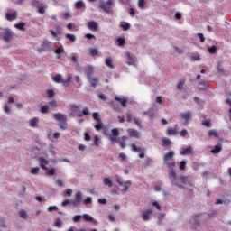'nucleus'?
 <instances>
[{
  "label": "nucleus",
  "mask_w": 231,
  "mask_h": 231,
  "mask_svg": "<svg viewBox=\"0 0 231 231\" xmlns=\"http://www.w3.org/2000/svg\"><path fill=\"white\" fill-rule=\"evenodd\" d=\"M162 142L163 145H171V139H169V138H162Z\"/></svg>",
  "instance_id": "c03bdc74"
},
{
  "label": "nucleus",
  "mask_w": 231,
  "mask_h": 231,
  "mask_svg": "<svg viewBox=\"0 0 231 231\" xmlns=\"http://www.w3.org/2000/svg\"><path fill=\"white\" fill-rule=\"evenodd\" d=\"M39 162H40V166L43 169V171H48V168L46 167V165H48L49 163L48 160L42 157L39 159Z\"/></svg>",
  "instance_id": "2eb2a0df"
},
{
  "label": "nucleus",
  "mask_w": 231,
  "mask_h": 231,
  "mask_svg": "<svg viewBox=\"0 0 231 231\" xmlns=\"http://www.w3.org/2000/svg\"><path fill=\"white\" fill-rule=\"evenodd\" d=\"M38 13L41 14L42 15H44V14H46V11L44 10V7L38 6Z\"/></svg>",
  "instance_id": "4d7b16f0"
},
{
  "label": "nucleus",
  "mask_w": 231,
  "mask_h": 231,
  "mask_svg": "<svg viewBox=\"0 0 231 231\" xmlns=\"http://www.w3.org/2000/svg\"><path fill=\"white\" fill-rule=\"evenodd\" d=\"M197 35L200 39V42H205V36H203V33L199 32Z\"/></svg>",
  "instance_id": "0e129e2a"
},
{
  "label": "nucleus",
  "mask_w": 231,
  "mask_h": 231,
  "mask_svg": "<svg viewBox=\"0 0 231 231\" xmlns=\"http://www.w3.org/2000/svg\"><path fill=\"white\" fill-rule=\"evenodd\" d=\"M66 39H69L70 42H75L77 41V37L74 34L67 33L65 34Z\"/></svg>",
  "instance_id": "a878e982"
},
{
  "label": "nucleus",
  "mask_w": 231,
  "mask_h": 231,
  "mask_svg": "<svg viewBox=\"0 0 231 231\" xmlns=\"http://www.w3.org/2000/svg\"><path fill=\"white\" fill-rule=\"evenodd\" d=\"M55 120L60 122V127L62 131H66L68 129V116L66 115L57 113L53 114Z\"/></svg>",
  "instance_id": "f03ea898"
},
{
  "label": "nucleus",
  "mask_w": 231,
  "mask_h": 231,
  "mask_svg": "<svg viewBox=\"0 0 231 231\" xmlns=\"http://www.w3.org/2000/svg\"><path fill=\"white\" fill-rule=\"evenodd\" d=\"M152 216V210L149 209L143 213L142 217L143 221H149V217Z\"/></svg>",
  "instance_id": "ddd939ff"
},
{
  "label": "nucleus",
  "mask_w": 231,
  "mask_h": 231,
  "mask_svg": "<svg viewBox=\"0 0 231 231\" xmlns=\"http://www.w3.org/2000/svg\"><path fill=\"white\" fill-rule=\"evenodd\" d=\"M50 33H51V35H52V37H54V39H57V35L59 34V32H57L53 30H51Z\"/></svg>",
  "instance_id": "338daca9"
},
{
  "label": "nucleus",
  "mask_w": 231,
  "mask_h": 231,
  "mask_svg": "<svg viewBox=\"0 0 231 231\" xmlns=\"http://www.w3.org/2000/svg\"><path fill=\"white\" fill-rule=\"evenodd\" d=\"M49 152H51L53 156H55V146L51 145L49 147Z\"/></svg>",
  "instance_id": "052dcab7"
},
{
  "label": "nucleus",
  "mask_w": 231,
  "mask_h": 231,
  "mask_svg": "<svg viewBox=\"0 0 231 231\" xmlns=\"http://www.w3.org/2000/svg\"><path fill=\"white\" fill-rule=\"evenodd\" d=\"M126 62L129 66H136V57L131 56L129 52L126 53Z\"/></svg>",
  "instance_id": "423d86ee"
},
{
  "label": "nucleus",
  "mask_w": 231,
  "mask_h": 231,
  "mask_svg": "<svg viewBox=\"0 0 231 231\" xmlns=\"http://www.w3.org/2000/svg\"><path fill=\"white\" fill-rule=\"evenodd\" d=\"M103 183H104V185H106V187H109V188L113 187V181H112L111 179H109V178H105V179L103 180Z\"/></svg>",
  "instance_id": "5701e85b"
},
{
  "label": "nucleus",
  "mask_w": 231,
  "mask_h": 231,
  "mask_svg": "<svg viewBox=\"0 0 231 231\" xmlns=\"http://www.w3.org/2000/svg\"><path fill=\"white\" fill-rule=\"evenodd\" d=\"M14 28H17V30H22V32H26V29L24 28V23H15Z\"/></svg>",
  "instance_id": "c85d7f7f"
},
{
  "label": "nucleus",
  "mask_w": 231,
  "mask_h": 231,
  "mask_svg": "<svg viewBox=\"0 0 231 231\" xmlns=\"http://www.w3.org/2000/svg\"><path fill=\"white\" fill-rule=\"evenodd\" d=\"M94 127L96 131H100L104 127V124L102 123V121H99Z\"/></svg>",
  "instance_id": "2f4dec72"
},
{
  "label": "nucleus",
  "mask_w": 231,
  "mask_h": 231,
  "mask_svg": "<svg viewBox=\"0 0 231 231\" xmlns=\"http://www.w3.org/2000/svg\"><path fill=\"white\" fill-rule=\"evenodd\" d=\"M47 95L49 98H53L55 97V91H53L52 89H50L47 91Z\"/></svg>",
  "instance_id": "79ce46f5"
},
{
  "label": "nucleus",
  "mask_w": 231,
  "mask_h": 231,
  "mask_svg": "<svg viewBox=\"0 0 231 231\" xmlns=\"http://www.w3.org/2000/svg\"><path fill=\"white\" fill-rule=\"evenodd\" d=\"M80 219H82V216H80V215H76V216L73 217L74 223H79V221H80Z\"/></svg>",
  "instance_id": "5fc2aeb1"
},
{
  "label": "nucleus",
  "mask_w": 231,
  "mask_h": 231,
  "mask_svg": "<svg viewBox=\"0 0 231 231\" xmlns=\"http://www.w3.org/2000/svg\"><path fill=\"white\" fill-rule=\"evenodd\" d=\"M13 37H14V32H12V31H10V29H5L4 41L5 42H9V41H12Z\"/></svg>",
  "instance_id": "39448f33"
},
{
  "label": "nucleus",
  "mask_w": 231,
  "mask_h": 231,
  "mask_svg": "<svg viewBox=\"0 0 231 231\" xmlns=\"http://www.w3.org/2000/svg\"><path fill=\"white\" fill-rule=\"evenodd\" d=\"M31 127H37L39 125V117H33L29 121Z\"/></svg>",
  "instance_id": "412c9836"
},
{
  "label": "nucleus",
  "mask_w": 231,
  "mask_h": 231,
  "mask_svg": "<svg viewBox=\"0 0 231 231\" xmlns=\"http://www.w3.org/2000/svg\"><path fill=\"white\" fill-rule=\"evenodd\" d=\"M83 218L88 223H93V221H95V218H93V217H91V215H88V214L83 215Z\"/></svg>",
  "instance_id": "b1692460"
},
{
  "label": "nucleus",
  "mask_w": 231,
  "mask_h": 231,
  "mask_svg": "<svg viewBox=\"0 0 231 231\" xmlns=\"http://www.w3.org/2000/svg\"><path fill=\"white\" fill-rule=\"evenodd\" d=\"M201 217L199 215H196L195 217H192V219L190 220V225H195L191 226V228L196 229L198 228V226H199V218Z\"/></svg>",
  "instance_id": "1a4fd4ad"
},
{
  "label": "nucleus",
  "mask_w": 231,
  "mask_h": 231,
  "mask_svg": "<svg viewBox=\"0 0 231 231\" xmlns=\"http://www.w3.org/2000/svg\"><path fill=\"white\" fill-rule=\"evenodd\" d=\"M89 109L88 107H85L82 111V114L79 113L77 114L78 116H79L80 118H82V116H89Z\"/></svg>",
  "instance_id": "4be33fe9"
},
{
  "label": "nucleus",
  "mask_w": 231,
  "mask_h": 231,
  "mask_svg": "<svg viewBox=\"0 0 231 231\" xmlns=\"http://www.w3.org/2000/svg\"><path fill=\"white\" fill-rule=\"evenodd\" d=\"M120 26L124 30V32H127V30H129V28H131V24H129V23H123Z\"/></svg>",
  "instance_id": "4c0bfd02"
},
{
  "label": "nucleus",
  "mask_w": 231,
  "mask_h": 231,
  "mask_svg": "<svg viewBox=\"0 0 231 231\" xmlns=\"http://www.w3.org/2000/svg\"><path fill=\"white\" fill-rule=\"evenodd\" d=\"M116 100L121 103L122 107H127V99L125 97H116Z\"/></svg>",
  "instance_id": "aec40b11"
},
{
  "label": "nucleus",
  "mask_w": 231,
  "mask_h": 231,
  "mask_svg": "<svg viewBox=\"0 0 231 231\" xmlns=\"http://www.w3.org/2000/svg\"><path fill=\"white\" fill-rule=\"evenodd\" d=\"M187 166V162L186 161H182L180 163V171H185V167Z\"/></svg>",
  "instance_id": "37998d69"
},
{
  "label": "nucleus",
  "mask_w": 231,
  "mask_h": 231,
  "mask_svg": "<svg viewBox=\"0 0 231 231\" xmlns=\"http://www.w3.org/2000/svg\"><path fill=\"white\" fill-rule=\"evenodd\" d=\"M76 8L80 9V8H86V4H84V1L79 0L75 4Z\"/></svg>",
  "instance_id": "bb28decb"
},
{
  "label": "nucleus",
  "mask_w": 231,
  "mask_h": 231,
  "mask_svg": "<svg viewBox=\"0 0 231 231\" xmlns=\"http://www.w3.org/2000/svg\"><path fill=\"white\" fill-rule=\"evenodd\" d=\"M116 183H118V185H120V187H124L123 189L124 193L129 190V187L131 186V181L127 180L124 182L122 181V179H120L118 175L116 176Z\"/></svg>",
  "instance_id": "20e7f679"
},
{
  "label": "nucleus",
  "mask_w": 231,
  "mask_h": 231,
  "mask_svg": "<svg viewBox=\"0 0 231 231\" xmlns=\"http://www.w3.org/2000/svg\"><path fill=\"white\" fill-rule=\"evenodd\" d=\"M48 176H53V174H55V168H51L48 171H47Z\"/></svg>",
  "instance_id": "bf43d9fd"
},
{
  "label": "nucleus",
  "mask_w": 231,
  "mask_h": 231,
  "mask_svg": "<svg viewBox=\"0 0 231 231\" xmlns=\"http://www.w3.org/2000/svg\"><path fill=\"white\" fill-rule=\"evenodd\" d=\"M125 140H127V137L123 136L122 140L119 141V144H120L121 149H125Z\"/></svg>",
  "instance_id": "7c9ffc66"
},
{
  "label": "nucleus",
  "mask_w": 231,
  "mask_h": 231,
  "mask_svg": "<svg viewBox=\"0 0 231 231\" xmlns=\"http://www.w3.org/2000/svg\"><path fill=\"white\" fill-rule=\"evenodd\" d=\"M99 8L104 10L106 14H111L113 10V0H107L106 2L101 1L99 3Z\"/></svg>",
  "instance_id": "7ed1b4c3"
},
{
  "label": "nucleus",
  "mask_w": 231,
  "mask_h": 231,
  "mask_svg": "<svg viewBox=\"0 0 231 231\" xmlns=\"http://www.w3.org/2000/svg\"><path fill=\"white\" fill-rule=\"evenodd\" d=\"M99 142H100V137H98V135H96V136L94 137V144H95L97 147H98Z\"/></svg>",
  "instance_id": "864d4df0"
},
{
  "label": "nucleus",
  "mask_w": 231,
  "mask_h": 231,
  "mask_svg": "<svg viewBox=\"0 0 231 231\" xmlns=\"http://www.w3.org/2000/svg\"><path fill=\"white\" fill-rule=\"evenodd\" d=\"M48 111H50V106H42V108H41V113H48Z\"/></svg>",
  "instance_id": "a18cd8bd"
},
{
  "label": "nucleus",
  "mask_w": 231,
  "mask_h": 231,
  "mask_svg": "<svg viewBox=\"0 0 231 231\" xmlns=\"http://www.w3.org/2000/svg\"><path fill=\"white\" fill-rule=\"evenodd\" d=\"M180 116L185 120V125H188L189 120L192 118V113L191 112H186L180 114Z\"/></svg>",
  "instance_id": "9d476101"
},
{
  "label": "nucleus",
  "mask_w": 231,
  "mask_h": 231,
  "mask_svg": "<svg viewBox=\"0 0 231 231\" xmlns=\"http://www.w3.org/2000/svg\"><path fill=\"white\" fill-rule=\"evenodd\" d=\"M92 116H93V119H94L96 122H102V121L100 120V115H99L98 113L94 112L93 115H92Z\"/></svg>",
  "instance_id": "473e14b6"
},
{
  "label": "nucleus",
  "mask_w": 231,
  "mask_h": 231,
  "mask_svg": "<svg viewBox=\"0 0 231 231\" xmlns=\"http://www.w3.org/2000/svg\"><path fill=\"white\" fill-rule=\"evenodd\" d=\"M95 72V69H93V66H88L85 69V73L88 76V79L91 78V75Z\"/></svg>",
  "instance_id": "a211bd4d"
},
{
  "label": "nucleus",
  "mask_w": 231,
  "mask_h": 231,
  "mask_svg": "<svg viewBox=\"0 0 231 231\" xmlns=\"http://www.w3.org/2000/svg\"><path fill=\"white\" fill-rule=\"evenodd\" d=\"M54 226H56L57 228H62V221L60 220V218L56 219Z\"/></svg>",
  "instance_id": "72a5a7b5"
},
{
  "label": "nucleus",
  "mask_w": 231,
  "mask_h": 231,
  "mask_svg": "<svg viewBox=\"0 0 231 231\" xmlns=\"http://www.w3.org/2000/svg\"><path fill=\"white\" fill-rule=\"evenodd\" d=\"M20 216L23 217V219H26L28 217V214L24 210H20Z\"/></svg>",
  "instance_id": "8fccbe9b"
},
{
  "label": "nucleus",
  "mask_w": 231,
  "mask_h": 231,
  "mask_svg": "<svg viewBox=\"0 0 231 231\" xmlns=\"http://www.w3.org/2000/svg\"><path fill=\"white\" fill-rule=\"evenodd\" d=\"M85 205H91V203H93V199H91V197L87 198L84 200Z\"/></svg>",
  "instance_id": "6e6d98bb"
},
{
  "label": "nucleus",
  "mask_w": 231,
  "mask_h": 231,
  "mask_svg": "<svg viewBox=\"0 0 231 231\" xmlns=\"http://www.w3.org/2000/svg\"><path fill=\"white\" fill-rule=\"evenodd\" d=\"M5 18L7 19V21H15L17 19V11L11 13H7L5 14Z\"/></svg>",
  "instance_id": "f8f14e48"
},
{
  "label": "nucleus",
  "mask_w": 231,
  "mask_h": 231,
  "mask_svg": "<svg viewBox=\"0 0 231 231\" xmlns=\"http://www.w3.org/2000/svg\"><path fill=\"white\" fill-rule=\"evenodd\" d=\"M216 50H217V48L216 46H212L208 48V51L210 53H214L216 51Z\"/></svg>",
  "instance_id": "774afa93"
},
{
  "label": "nucleus",
  "mask_w": 231,
  "mask_h": 231,
  "mask_svg": "<svg viewBox=\"0 0 231 231\" xmlns=\"http://www.w3.org/2000/svg\"><path fill=\"white\" fill-rule=\"evenodd\" d=\"M70 109L72 113H75V115H77V111H79V106H77L76 105H71Z\"/></svg>",
  "instance_id": "603ef678"
},
{
  "label": "nucleus",
  "mask_w": 231,
  "mask_h": 231,
  "mask_svg": "<svg viewBox=\"0 0 231 231\" xmlns=\"http://www.w3.org/2000/svg\"><path fill=\"white\" fill-rule=\"evenodd\" d=\"M212 154H217L218 152H221V145L217 144L214 147L213 150H211Z\"/></svg>",
  "instance_id": "c756f323"
},
{
  "label": "nucleus",
  "mask_w": 231,
  "mask_h": 231,
  "mask_svg": "<svg viewBox=\"0 0 231 231\" xmlns=\"http://www.w3.org/2000/svg\"><path fill=\"white\" fill-rule=\"evenodd\" d=\"M106 65L108 66V68H113V60H111L110 58H107L106 60Z\"/></svg>",
  "instance_id": "a19ab883"
},
{
  "label": "nucleus",
  "mask_w": 231,
  "mask_h": 231,
  "mask_svg": "<svg viewBox=\"0 0 231 231\" xmlns=\"http://www.w3.org/2000/svg\"><path fill=\"white\" fill-rule=\"evenodd\" d=\"M167 134L168 136H174V134H178V130L174 128H168Z\"/></svg>",
  "instance_id": "393cba45"
},
{
  "label": "nucleus",
  "mask_w": 231,
  "mask_h": 231,
  "mask_svg": "<svg viewBox=\"0 0 231 231\" xmlns=\"http://www.w3.org/2000/svg\"><path fill=\"white\" fill-rule=\"evenodd\" d=\"M152 207H155L157 208V210H162V206L157 201H153L152 203Z\"/></svg>",
  "instance_id": "49530a36"
},
{
  "label": "nucleus",
  "mask_w": 231,
  "mask_h": 231,
  "mask_svg": "<svg viewBox=\"0 0 231 231\" xmlns=\"http://www.w3.org/2000/svg\"><path fill=\"white\" fill-rule=\"evenodd\" d=\"M118 46H125V39L118 38L117 39Z\"/></svg>",
  "instance_id": "58836bf2"
},
{
  "label": "nucleus",
  "mask_w": 231,
  "mask_h": 231,
  "mask_svg": "<svg viewBox=\"0 0 231 231\" xmlns=\"http://www.w3.org/2000/svg\"><path fill=\"white\" fill-rule=\"evenodd\" d=\"M73 80L71 74H69L66 80H63V86H69V83Z\"/></svg>",
  "instance_id": "cd10ccee"
},
{
  "label": "nucleus",
  "mask_w": 231,
  "mask_h": 231,
  "mask_svg": "<svg viewBox=\"0 0 231 231\" xmlns=\"http://www.w3.org/2000/svg\"><path fill=\"white\" fill-rule=\"evenodd\" d=\"M80 201H82V192L79 191L76 193L74 205H80Z\"/></svg>",
  "instance_id": "dca6fc26"
},
{
  "label": "nucleus",
  "mask_w": 231,
  "mask_h": 231,
  "mask_svg": "<svg viewBox=\"0 0 231 231\" xmlns=\"http://www.w3.org/2000/svg\"><path fill=\"white\" fill-rule=\"evenodd\" d=\"M127 133H128L130 138H140V136H141L140 132H138V130H136V129L129 128V129H127Z\"/></svg>",
  "instance_id": "0eeeda50"
},
{
  "label": "nucleus",
  "mask_w": 231,
  "mask_h": 231,
  "mask_svg": "<svg viewBox=\"0 0 231 231\" xmlns=\"http://www.w3.org/2000/svg\"><path fill=\"white\" fill-rule=\"evenodd\" d=\"M145 1L146 0H139L138 1V7L141 8V10H143V8H145Z\"/></svg>",
  "instance_id": "f704fd0d"
},
{
  "label": "nucleus",
  "mask_w": 231,
  "mask_h": 231,
  "mask_svg": "<svg viewBox=\"0 0 231 231\" xmlns=\"http://www.w3.org/2000/svg\"><path fill=\"white\" fill-rule=\"evenodd\" d=\"M132 151L134 152H140L139 158H145V153L143 152V150L141 147H137L136 144H132Z\"/></svg>",
  "instance_id": "6e6552de"
},
{
  "label": "nucleus",
  "mask_w": 231,
  "mask_h": 231,
  "mask_svg": "<svg viewBox=\"0 0 231 231\" xmlns=\"http://www.w3.org/2000/svg\"><path fill=\"white\" fill-rule=\"evenodd\" d=\"M54 53L56 55H60V53H64V47H59L54 51Z\"/></svg>",
  "instance_id": "c9c22d12"
},
{
  "label": "nucleus",
  "mask_w": 231,
  "mask_h": 231,
  "mask_svg": "<svg viewBox=\"0 0 231 231\" xmlns=\"http://www.w3.org/2000/svg\"><path fill=\"white\" fill-rule=\"evenodd\" d=\"M208 136H214L215 138H217V132L216 130H209Z\"/></svg>",
  "instance_id": "ea45409f"
},
{
  "label": "nucleus",
  "mask_w": 231,
  "mask_h": 231,
  "mask_svg": "<svg viewBox=\"0 0 231 231\" xmlns=\"http://www.w3.org/2000/svg\"><path fill=\"white\" fill-rule=\"evenodd\" d=\"M52 80L56 82L57 84H63L64 85V79H62V75L57 74L52 78Z\"/></svg>",
  "instance_id": "f3484780"
},
{
  "label": "nucleus",
  "mask_w": 231,
  "mask_h": 231,
  "mask_svg": "<svg viewBox=\"0 0 231 231\" xmlns=\"http://www.w3.org/2000/svg\"><path fill=\"white\" fill-rule=\"evenodd\" d=\"M117 137L115 135H109V140L112 143H115V142H117Z\"/></svg>",
  "instance_id": "e2e57ef3"
},
{
  "label": "nucleus",
  "mask_w": 231,
  "mask_h": 231,
  "mask_svg": "<svg viewBox=\"0 0 231 231\" xmlns=\"http://www.w3.org/2000/svg\"><path fill=\"white\" fill-rule=\"evenodd\" d=\"M183 86H185V80H180L178 83L177 88H178V89H183Z\"/></svg>",
  "instance_id": "de8ad7c7"
},
{
  "label": "nucleus",
  "mask_w": 231,
  "mask_h": 231,
  "mask_svg": "<svg viewBox=\"0 0 231 231\" xmlns=\"http://www.w3.org/2000/svg\"><path fill=\"white\" fill-rule=\"evenodd\" d=\"M65 194H67V196H69V198H71V196L73 194V189H66Z\"/></svg>",
  "instance_id": "13d9d810"
},
{
  "label": "nucleus",
  "mask_w": 231,
  "mask_h": 231,
  "mask_svg": "<svg viewBox=\"0 0 231 231\" xmlns=\"http://www.w3.org/2000/svg\"><path fill=\"white\" fill-rule=\"evenodd\" d=\"M111 133H112V136H116V137H118V136L120 135V132H119L118 129H116V128H113V129L111 130Z\"/></svg>",
  "instance_id": "e433bc0d"
},
{
  "label": "nucleus",
  "mask_w": 231,
  "mask_h": 231,
  "mask_svg": "<svg viewBox=\"0 0 231 231\" xmlns=\"http://www.w3.org/2000/svg\"><path fill=\"white\" fill-rule=\"evenodd\" d=\"M84 140H85L86 142H89V141L91 140V136L89 135L88 133H85V134H84Z\"/></svg>",
  "instance_id": "680f3d73"
},
{
  "label": "nucleus",
  "mask_w": 231,
  "mask_h": 231,
  "mask_svg": "<svg viewBox=\"0 0 231 231\" xmlns=\"http://www.w3.org/2000/svg\"><path fill=\"white\" fill-rule=\"evenodd\" d=\"M88 28L92 32H97V30H98V23H97L95 21H89L88 23Z\"/></svg>",
  "instance_id": "9b49d317"
},
{
  "label": "nucleus",
  "mask_w": 231,
  "mask_h": 231,
  "mask_svg": "<svg viewBox=\"0 0 231 231\" xmlns=\"http://www.w3.org/2000/svg\"><path fill=\"white\" fill-rule=\"evenodd\" d=\"M192 151H193V149L191 148V146H189L188 148H182L180 150V154H181V156H187V154H192Z\"/></svg>",
  "instance_id": "4468645a"
},
{
  "label": "nucleus",
  "mask_w": 231,
  "mask_h": 231,
  "mask_svg": "<svg viewBox=\"0 0 231 231\" xmlns=\"http://www.w3.org/2000/svg\"><path fill=\"white\" fill-rule=\"evenodd\" d=\"M164 165H167L168 169H170L169 171V178L171 180V185H176L177 187L181 188V183H183L186 186L192 187V182L189 180V177L181 176L177 177L176 171H174V168L176 167V162H174V151H171L168 153L164 155L163 158Z\"/></svg>",
  "instance_id": "f257e3e1"
},
{
  "label": "nucleus",
  "mask_w": 231,
  "mask_h": 231,
  "mask_svg": "<svg viewBox=\"0 0 231 231\" xmlns=\"http://www.w3.org/2000/svg\"><path fill=\"white\" fill-rule=\"evenodd\" d=\"M39 171H41L39 167L32 168L31 170V174H39Z\"/></svg>",
  "instance_id": "09e8293b"
},
{
  "label": "nucleus",
  "mask_w": 231,
  "mask_h": 231,
  "mask_svg": "<svg viewBox=\"0 0 231 231\" xmlns=\"http://www.w3.org/2000/svg\"><path fill=\"white\" fill-rule=\"evenodd\" d=\"M88 81L92 88H97V86H98V78L90 77L88 78Z\"/></svg>",
  "instance_id": "6ab92c4d"
},
{
  "label": "nucleus",
  "mask_w": 231,
  "mask_h": 231,
  "mask_svg": "<svg viewBox=\"0 0 231 231\" xmlns=\"http://www.w3.org/2000/svg\"><path fill=\"white\" fill-rule=\"evenodd\" d=\"M57 209H58L57 206H50L48 208V212H53V210H57Z\"/></svg>",
  "instance_id": "69168bd1"
},
{
  "label": "nucleus",
  "mask_w": 231,
  "mask_h": 231,
  "mask_svg": "<svg viewBox=\"0 0 231 231\" xmlns=\"http://www.w3.org/2000/svg\"><path fill=\"white\" fill-rule=\"evenodd\" d=\"M98 54V50L92 48L90 49V55H92V57H95V55Z\"/></svg>",
  "instance_id": "3c124183"
}]
</instances>
